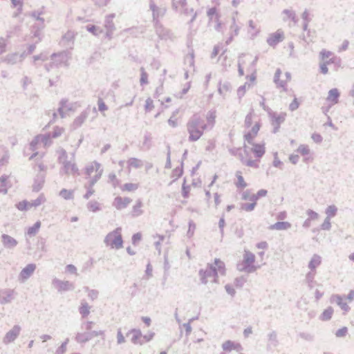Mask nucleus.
<instances>
[{"instance_id":"6ab92c4d","label":"nucleus","mask_w":354,"mask_h":354,"mask_svg":"<svg viewBox=\"0 0 354 354\" xmlns=\"http://www.w3.org/2000/svg\"><path fill=\"white\" fill-rule=\"evenodd\" d=\"M214 265V268L216 269V273H220L221 275L225 274V265L223 261L220 259L216 258L212 263Z\"/></svg>"},{"instance_id":"20e7f679","label":"nucleus","mask_w":354,"mask_h":354,"mask_svg":"<svg viewBox=\"0 0 354 354\" xmlns=\"http://www.w3.org/2000/svg\"><path fill=\"white\" fill-rule=\"evenodd\" d=\"M332 63H334L335 70L337 71V69L339 67H341L342 59L339 57L334 55L329 59L320 62L319 63V72L324 75L327 74L328 73V65H330Z\"/></svg>"},{"instance_id":"423d86ee","label":"nucleus","mask_w":354,"mask_h":354,"mask_svg":"<svg viewBox=\"0 0 354 354\" xmlns=\"http://www.w3.org/2000/svg\"><path fill=\"white\" fill-rule=\"evenodd\" d=\"M149 8L152 11L153 24H156V21L160 22L159 18L165 16L167 11L166 8L158 7L153 0L150 1Z\"/></svg>"},{"instance_id":"cd10ccee","label":"nucleus","mask_w":354,"mask_h":354,"mask_svg":"<svg viewBox=\"0 0 354 354\" xmlns=\"http://www.w3.org/2000/svg\"><path fill=\"white\" fill-rule=\"evenodd\" d=\"M268 346L276 347L278 345L279 342L277 340V335L276 331L273 330L268 334Z\"/></svg>"},{"instance_id":"4c0bfd02","label":"nucleus","mask_w":354,"mask_h":354,"mask_svg":"<svg viewBox=\"0 0 354 354\" xmlns=\"http://www.w3.org/2000/svg\"><path fill=\"white\" fill-rule=\"evenodd\" d=\"M315 272H308L306 275V280L308 283V287L312 289L313 288L314 278L315 275Z\"/></svg>"},{"instance_id":"79ce46f5","label":"nucleus","mask_w":354,"mask_h":354,"mask_svg":"<svg viewBox=\"0 0 354 354\" xmlns=\"http://www.w3.org/2000/svg\"><path fill=\"white\" fill-rule=\"evenodd\" d=\"M196 229V224L192 220H189L188 222V230L187 232V236L189 238H191L194 233V230Z\"/></svg>"},{"instance_id":"338daca9","label":"nucleus","mask_w":354,"mask_h":354,"mask_svg":"<svg viewBox=\"0 0 354 354\" xmlns=\"http://www.w3.org/2000/svg\"><path fill=\"white\" fill-rule=\"evenodd\" d=\"M183 328H185V335L187 337L190 335L191 332H192V326H191V323H189V322H187V323H184L183 324Z\"/></svg>"},{"instance_id":"9b49d317","label":"nucleus","mask_w":354,"mask_h":354,"mask_svg":"<svg viewBox=\"0 0 354 354\" xmlns=\"http://www.w3.org/2000/svg\"><path fill=\"white\" fill-rule=\"evenodd\" d=\"M252 145L251 149L252 152L254 153V156L257 159H260L266 153V144L264 142L261 143H255L250 144Z\"/></svg>"},{"instance_id":"f3484780","label":"nucleus","mask_w":354,"mask_h":354,"mask_svg":"<svg viewBox=\"0 0 354 354\" xmlns=\"http://www.w3.org/2000/svg\"><path fill=\"white\" fill-rule=\"evenodd\" d=\"M292 225L288 221H277L270 225L268 229L270 230H287L291 227Z\"/></svg>"},{"instance_id":"2eb2a0df","label":"nucleus","mask_w":354,"mask_h":354,"mask_svg":"<svg viewBox=\"0 0 354 354\" xmlns=\"http://www.w3.org/2000/svg\"><path fill=\"white\" fill-rule=\"evenodd\" d=\"M340 97V92L338 88H333L329 90L326 100L330 102L332 105L337 104L339 102Z\"/></svg>"},{"instance_id":"aec40b11","label":"nucleus","mask_w":354,"mask_h":354,"mask_svg":"<svg viewBox=\"0 0 354 354\" xmlns=\"http://www.w3.org/2000/svg\"><path fill=\"white\" fill-rule=\"evenodd\" d=\"M35 268L36 266L35 264H28L21 270L20 273L21 277L23 279L28 278L34 272Z\"/></svg>"},{"instance_id":"f257e3e1","label":"nucleus","mask_w":354,"mask_h":354,"mask_svg":"<svg viewBox=\"0 0 354 354\" xmlns=\"http://www.w3.org/2000/svg\"><path fill=\"white\" fill-rule=\"evenodd\" d=\"M207 124L198 113H194L187 123V130L189 133L188 140L196 142L198 140L207 129Z\"/></svg>"},{"instance_id":"72a5a7b5","label":"nucleus","mask_w":354,"mask_h":354,"mask_svg":"<svg viewBox=\"0 0 354 354\" xmlns=\"http://www.w3.org/2000/svg\"><path fill=\"white\" fill-rule=\"evenodd\" d=\"M297 152L299 153L302 156H308L310 153V150L309 149L308 145H300L297 149Z\"/></svg>"},{"instance_id":"412c9836","label":"nucleus","mask_w":354,"mask_h":354,"mask_svg":"<svg viewBox=\"0 0 354 354\" xmlns=\"http://www.w3.org/2000/svg\"><path fill=\"white\" fill-rule=\"evenodd\" d=\"M334 310L333 307L328 306L326 309L324 310V311L322 313V314L319 315V319L321 321H329L333 316Z\"/></svg>"},{"instance_id":"864d4df0","label":"nucleus","mask_w":354,"mask_h":354,"mask_svg":"<svg viewBox=\"0 0 354 354\" xmlns=\"http://www.w3.org/2000/svg\"><path fill=\"white\" fill-rule=\"evenodd\" d=\"M153 107H154V106H153V100L150 97H148L145 101V111L147 112H149L153 109Z\"/></svg>"},{"instance_id":"9d476101","label":"nucleus","mask_w":354,"mask_h":354,"mask_svg":"<svg viewBox=\"0 0 354 354\" xmlns=\"http://www.w3.org/2000/svg\"><path fill=\"white\" fill-rule=\"evenodd\" d=\"M222 348L225 352H231L233 350L240 352L243 349L240 343L230 339L223 343Z\"/></svg>"},{"instance_id":"7ed1b4c3","label":"nucleus","mask_w":354,"mask_h":354,"mask_svg":"<svg viewBox=\"0 0 354 354\" xmlns=\"http://www.w3.org/2000/svg\"><path fill=\"white\" fill-rule=\"evenodd\" d=\"M106 243L107 245L112 248H120L122 245V239L120 232L116 230L110 232L106 237Z\"/></svg>"},{"instance_id":"a19ab883","label":"nucleus","mask_w":354,"mask_h":354,"mask_svg":"<svg viewBox=\"0 0 354 354\" xmlns=\"http://www.w3.org/2000/svg\"><path fill=\"white\" fill-rule=\"evenodd\" d=\"M207 121L209 124H214L215 123V119H216V111L215 110H210L207 112Z\"/></svg>"},{"instance_id":"dca6fc26","label":"nucleus","mask_w":354,"mask_h":354,"mask_svg":"<svg viewBox=\"0 0 354 354\" xmlns=\"http://www.w3.org/2000/svg\"><path fill=\"white\" fill-rule=\"evenodd\" d=\"M281 75V70L280 68H277L274 73L273 82H274L277 88H281L284 91H286L287 84L286 82L280 80Z\"/></svg>"},{"instance_id":"69168bd1","label":"nucleus","mask_w":354,"mask_h":354,"mask_svg":"<svg viewBox=\"0 0 354 354\" xmlns=\"http://www.w3.org/2000/svg\"><path fill=\"white\" fill-rule=\"evenodd\" d=\"M301 18H302L304 22H308L309 23L311 19L310 17V13H309L308 10L306 9L303 12V13L301 15Z\"/></svg>"},{"instance_id":"5701e85b","label":"nucleus","mask_w":354,"mask_h":354,"mask_svg":"<svg viewBox=\"0 0 354 354\" xmlns=\"http://www.w3.org/2000/svg\"><path fill=\"white\" fill-rule=\"evenodd\" d=\"M38 205L37 203H30L27 201H22L19 202L16 205V207L20 211H26L30 209L32 207L37 206Z\"/></svg>"},{"instance_id":"052dcab7","label":"nucleus","mask_w":354,"mask_h":354,"mask_svg":"<svg viewBox=\"0 0 354 354\" xmlns=\"http://www.w3.org/2000/svg\"><path fill=\"white\" fill-rule=\"evenodd\" d=\"M299 335L301 338L308 342H312L314 340V336L310 333H300Z\"/></svg>"},{"instance_id":"09e8293b","label":"nucleus","mask_w":354,"mask_h":354,"mask_svg":"<svg viewBox=\"0 0 354 354\" xmlns=\"http://www.w3.org/2000/svg\"><path fill=\"white\" fill-rule=\"evenodd\" d=\"M12 5L17 8V12L15 13V16H17L22 10V1L21 0H12Z\"/></svg>"},{"instance_id":"c85d7f7f","label":"nucleus","mask_w":354,"mask_h":354,"mask_svg":"<svg viewBox=\"0 0 354 354\" xmlns=\"http://www.w3.org/2000/svg\"><path fill=\"white\" fill-rule=\"evenodd\" d=\"M337 207L335 205H328L325 210V213L327 215L326 216L330 218L334 217L337 214Z\"/></svg>"},{"instance_id":"473e14b6","label":"nucleus","mask_w":354,"mask_h":354,"mask_svg":"<svg viewBox=\"0 0 354 354\" xmlns=\"http://www.w3.org/2000/svg\"><path fill=\"white\" fill-rule=\"evenodd\" d=\"M142 334L140 329L134 328V344H140V345L144 344V342H142Z\"/></svg>"},{"instance_id":"49530a36","label":"nucleus","mask_w":354,"mask_h":354,"mask_svg":"<svg viewBox=\"0 0 354 354\" xmlns=\"http://www.w3.org/2000/svg\"><path fill=\"white\" fill-rule=\"evenodd\" d=\"M226 225L225 220V214L224 213L221 216L219 221H218V227L220 230V233L221 234V236L223 237L224 235V227Z\"/></svg>"},{"instance_id":"bf43d9fd","label":"nucleus","mask_w":354,"mask_h":354,"mask_svg":"<svg viewBox=\"0 0 354 354\" xmlns=\"http://www.w3.org/2000/svg\"><path fill=\"white\" fill-rule=\"evenodd\" d=\"M155 333L149 331L147 335L142 336V342L145 343L150 342L154 337Z\"/></svg>"},{"instance_id":"f704fd0d","label":"nucleus","mask_w":354,"mask_h":354,"mask_svg":"<svg viewBox=\"0 0 354 354\" xmlns=\"http://www.w3.org/2000/svg\"><path fill=\"white\" fill-rule=\"evenodd\" d=\"M170 268V265L168 262L167 258L165 256V261H164V275H163V281L162 284L164 286L167 278L169 275V270Z\"/></svg>"},{"instance_id":"58836bf2","label":"nucleus","mask_w":354,"mask_h":354,"mask_svg":"<svg viewBox=\"0 0 354 354\" xmlns=\"http://www.w3.org/2000/svg\"><path fill=\"white\" fill-rule=\"evenodd\" d=\"M257 203H241V209L246 212H252L254 209L255 207L257 206Z\"/></svg>"},{"instance_id":"1a4fd4ad","label":"nucleus","mask_w":354,"mask_h":354,"mask_svg":"<svg viewBox=\"0 0 354 354\" xmlns=\"http://www.w3.org/2000/svg\"><path fill=\"white\" fill-rule=\"evenodd\" d=\"M345 295H333L330 297V302H335L342 310L344 312H348L350 310V307L345 301Z\"/></svg>"},{"instance_id":"4be33fe9","label":"nucleus","mask_w":354,"mask_h":354,"mask_svg":"<svg viewBox=\"0 0 354 354\" xmlns=\"http://www.w3.org/2000/svg\"><path fill=\"white\" fill-rule=\"evenodd\" d=\"M2 242L4 246L10 248L16 246L17 244V241L14 238L7 234L2 235Z\"/></svg>"},{"instance_id":"7c9ffc66","label":"nucleus","mask_w":354,"mask_h":354,"mask_svg":"<svg viewBox=\"0 0 354 354\" xmlns=\"http://www.w3.org/2000/svg\"><path fill=\"white\" fill-rule=\"evenodd\" d=\"M231 89V84L229 82H225L223 84L221 81L218 83V92L220 95H223V91H229Z\"/></svg>"},{"instance_id":"ea45409f","label":"nucleus","mask_w":354,"mask_h":354,"mask_svg":"<svg viewBox=\"0 0 354 354\" xmlns=\"http://www.w3.org/2000/svg\"><path fill=\"white\" fill-rule=\"evenodd\" d=\"M40 227H41V222L40 221L36 222L33 226H32L28 229V234L30 236L35 235V234L37 233Z\"/></svg>"},{"instance_id":"a18cd8bd","label":"nucleus","mask_w":354,"mask_h":354,"mask_svg":"<svg viewBox=\"0 0 354 354\" xmlns=\"http://www.w3.org/2000/svg\"><path fill=\"white\" fill-rule=\"evenodd\" d=\"M348 328L346 326H343L339 329H337L335 332V336L337 337H344L348 334Z\"/></svg>"},{"instance_id":"0eeeda50","label":"nucleus","mask_w":354,"mask_h":354,"mask_svg":"<svg viewBox=\"0 0 354 354\" xmlns=\"http://www.w3.org/2000/svg\"><path fill=\"white\" fill-rule=\"evenodd\" d=\"M284 37L283 32L281 29H279L276 32L270 34L266 41L270 46L275 48L284 39Z\"/></svg>"},{"instance_id":"0e129e2a","label":"nucleus","mask_w":354,"mask_h":354,"mask_svg":"<svg viewBox=\"0 0 354 354\" xmlns=\"http://www.w3.org/2000/svg\"><path fill=\"white\" fill-rule=\"evenodd\" d=\"M245 164L247 166L250 167H253V168L259 167V164L257 162V160H255L248 159L245 161Z\"/></svg>"},{"instance_id":"680f3d73","label":"nucleus","mask_w":354,"mask_h":354,"mask_svg":"<svg viewBox=\"0 0 354 354\" xmlns=\"http://www.w3.org/2000/svg\"><path fill=\"white\" fill-rule=\"evenodd\" d=\"M283 13L286 15V16L291 20L294 21L295 19L296 15L294 11L285 9L283 10Z\"/></svg>"},{"instance_id":"f8f14e48","label":"nucleus","mask_w":354,"mask_h":354,"mask_svg":"<svg viewBox=\"0 0 354 354\" xmlns=\"http://www.w3.org/2000/svg\"><path fill=\"white\" fill-rule=\"evenodd\" d=\"M259 268V266L247 264L243 260L238 262L236 264V269L239 271L246 273L254 272Z\"/></svg>"},{"instance_id":"13d9d810","label":"nucleus","mask_w":354,"mask_h":354,"mask_svg":"<svg viewBox=\"0 0 354 354\" xmlns=\"http://www.w3.org/2000/svg\"><path fill=\"white\" fill-rule=\"evenodd\" d=\"M306 214L308 216V218L310 219L311 221L317 219L319 216V214L316 212L310 209H308L306 211Z\"/></svg>"},{"instance_id":"de8ad7c7","label":"nucleus","mask_w":354,"mask_h":354,"mask_svg":"<svg viewBox=\"0 0 354 354\" xmlns=\"http://www.w3.org/2000/svg\"><path fill=\"white\" fill-rule=\"evenodd\" d=\"M273 155H274V160H273V162H272V165L274 167L282 169V166L283 165V163L282 161H281L279 159V158H278V153L277 152H274Z\"/></svg>"},{"instance_id":"4468645a","label":"nucleus","mask_w":354,"mask_h":354,"mask_svg":"<svg viewBox=\"0 0 354 354\" xmlns=\"http://www.w3.org/2000/svg\"><path fill=\"white\" fill-rule=\"evenodd\" d=\"M321 263L322 257L319 254H313L308 264V267L310 270L309 272H316V269L321 265Z\"/></svg>"},{"instance_id":"c756f323","label":"nucleus","mask_w":354,"mask_h":354,"mask_svg":"<svg viewBox=\"0 0 354 354\" xmlns=\"http://www.w3.org/2000/svg\"><path fill=\"white\" fill-rule=\"evenodd\" d=\"M143 203L141 199H138L134 205V217L140 216L143 214V210L141 209Z\"/></svg>"},{"instance_id":"4d7b16f0","label":"nucleus","mask_w":354,"mask_h":354,"mask_svg":"<svg viewBox=\"0 0 354 354\" xmlns=\"http://www.w3.org/2000/svg\"><path fill=\"white\" fill-rule=\"evenodd\" d=\"M311 138L317 144L321 143L323 140L322 135L317 132H315L311 135Z\"/></svg>"},{"instance_id":"e2e57ef3","label":"nucleus","mask_w":354,"mask_h":354,"mask_svg":"<svg viewBox=\"0 0 354 354\" xmlns=\"http://www.w3.org/2000/svg\"><path fill=\"white\" fill-rule=\"evenodd\" d=\"M252 124V113H249L245 118V126L247 128H249Z\"/></svg>"},{"instance_id":"a211bd4d","label":"nucleus","mask_w":354,"mask_h":354,"mask_svg":"<svg viewBox=\"0 0 354 354\" xmlns=\"http://www.w3.org/2000/svg\"><path fill=\"white\" fill-rule=\"evenodd\" d=\"M184 173V163L180 162V165L173 169L171 176L175 178L171 183L175 182L177 179L180 178Z\"/></svg>"},{"instance_id":"6e6d98bb","label":"nucleus","mask_w":354,"mask_h":354,"mask_svg":"<svg viewBox=\"0 0 354 354\" xmlns=\"http://www.w3.org/2000/svg\"><path fill=\"white\" fill-rule=\"evenodd\" d=\"M225 291L227 294H229L231 297H234L236 295L235 289L233 288L232 285L230 283H227L225 286Z\"/></svg>"},{"instance_id":"393cba45","label":"nucleus","mask_w":354,"mask_h":354,"mask_svg":"<svg viewBox=\"0 0 354 354\" xmlns=\"http://www.w3.org/2000/svg\"><path fill=\"white\" fill-rule=\"evenodd\" d=\"M255 259H256L255 255L252 252H251L249 250L245 251V252L243 254V260L244 261H245V263L247 264L254 265Z\"/></svg>"},{"instance_id":"37998d69","label":"nucleus","mask_w":354,"mask_h":354,"mask_svg":"<svg viewBox=\"0 0 354 354\" xmlns=\"http://www.w3.org/2000/svg\"><path fill=\"white\" fill-rule=\"evenodd\" d=\"M241 148L240 147H234V148H231L229 149V152L231 155L232 156H239V158H240V160H241V162L243 161V156L241 153Z\"/></svg>"},{"instance_id":"ddd939ff","label":"nucleus","mask_w":354,"mask_h":354,"mask_svg":"<svg viewBox=\"0 0 354 354\" xmlns=\"http://www.w3.org/2000/svg\"><path fill=\"white\" fill-rule=\"evenodd\" d=\"M156 32L160 39H167L169 37L170 31L165 28L160 22L153 24Z\"/></svg>"},{"instance_id":"2f4dec72","label":"nucleus","mask_w":354,"mask_h":354,"mask_svg":"<svg viewBox=\"0 0 354 354\" xmlns=\"http://www.w3.org/2000/svg\"><path fill=\"white\" fill-rule=\"evenodd\" d=\"M247 281V278L244 276L236 277L234 281V285L236 288H243L244 283Z\"/></svg>"},{"instance_id":"bb28decb","label":"nucleus","mask_w":354,"mask_h":354,"mask_svg":"<svg viewBox=\"0 0 354 354\" xmlns=\"http://www.w3.org/2000/svg\"><path fill=\"white\" fill-rule=\"evenodd\" d=\"M190 189V186L187 185L186 178H184L181 187V195L184 198H189Z\"/></svg>"},{"instance_id":"e433bc0d","label":"nucleus","mask_w":354,"mask_h":354,"mask_svg":"<svg viewBox=\"0 0 354 354\" xmlns=\"http://www.w3.org/2000/svg\"><path fill=\"white\" fill-rule=\"evenodd\" d=\"M140 72V82L141 86H144L148 84V74L143 67H141Z\"/></svg>"},{"instance_id":"c03bdc74","label":"nucleus","mask_w":354,"mask_h":354,"mask_svg":"<svg viewBox=\"0 0 354 354\" xmlns=\"http://www.w3.org/2000/svg\"><path fill=\"white\" fill-rule=\"evenodd\" d=\"M247 85L250 86V84L248 82H245L243 85L240 86L237 89V96L240 100L245 93Z\"/></svg>"},{"instance_id":"c9c22d12","label":"nucleus","mask_w":354,"mask_h":354,"mask_svg":"<svg viewBox=\"0 0 354 354\" xmlns=\"http://www.w3.org/2000/svg\"><path fill=\"white\" fill-rule=\"evenodd\" d=\"M333 55V53L330 50H327L326 49H322L320 52H319V59L322 61V62H324L326 60H328L330 59V57Z\"/></svg>"},{"instance_id":"603ef678","label":"nucleus","mask_w":354,"mask_h":354,"mask_svg":"<svg viewBox=\"0 0 354 354\" xmlns=\"http://www.w3.org/2000/svg\"><path fill=\"white\" fill-rule=\"evenodd\" d=\"M59 195L64 199L68 200L72 198L73 192L71 190L64 189L60 192Z\"/></svg>"},{"instance_id":"774afa93","label":"nucleus","mask_w":354,"mask_h":354,"mask_svg":"<svg viewBox=\"0 0 354 354\" xmlns=\"http://www.w3.org/2000/svg\"><path fill=\"white\" fill-rule=\"evenodd\" d=\"M299 160V156L297 154L292 153L289 156V160L293 165H296L298 162Z\"/></svg>"},{"instance_id":"3c124183","label":"nucleus","mask_w":354,"mask_h":354,"mask_svg":"<svg viewBox=\"0 0 354 354\" xmlns=\"http://www.w3.org/2000/svg\"><path fill=\"white\" fill-rule=\"evenodd\" d=\"M167 160L165 167L166 169H170L171 167V150H170V146L168 145L167 146Z\"/></svg>"},{"instance_id":"6e6552de","label":"nucleus","mask_w":354,"mask_h":354,"mask_svg":"<svg viewBox=\"0 0 354 354\" xmlns=\"http://www.w3.org/2000/svg\"><path fill=\"white\" fill-rule=\"evenodd\" d=\"M260 122H256L254 125L252 127L251 130L244 133L243 138L245 142H247L248 144H253L254 140L255 137L257 136L258 132L260 130Z\"/></svg>"},{"instance_id":"8fccbe9b","label":"nucleus","mask_w":354,"mask_h":354,"mask_svg":"<svg viewBox=\"0 0 354 354\" xmlns=\"http://www.w3.org/2000/svg\"><path fill=\"white\" fill-rule=\"evenodd\" d=\"M331 228L330 218L326 217L323 223L321 225V229L322 230H330Z\"/></svg>"},{"instance_id":"39448f33","label":"nucleus","mask_w":354,"mask_h":354,"mask_svg":"<svg viewBox=\"0 0 354 354\" xmlns=\"http://www.w3.org/2000/svg\"><path fill=\"white\" fill-rule=\"evenodd\" d=\"M198 275L200 277L201 282L203 284H207L208 277H217V273L214 268V265L212 263H207L205 269H200L198 270Z\"/></svg>"},{"instance_id":"a878e982","label":"nucleus","mask_w":354,"mask_h":354,"mask_svg":"<svg viewBox=\"0 0 354 354\" xmlns=\"http://www.w3.org/2000/svg\"><path fill=\"white\" fill-rule=\"evenodd\" d=\"M207 16L208 17L209 21L213 20V19L216 20V19H220L221 17V15L218 12V10L216 7H212L209 8L207 10Z\"/></svg>"},{"instance_id":"5fc2aeb1","label":"nucleus","mask_w":354,"mask_h":354,"mask_svg":"<svg viewBox=\"0 0 354 354\" xmlns=\"http://www.w3.org/2000/svg\"><path fill=\"white\" fill-rule=\"evenodd\" d=\"M299 105L300 103L299 102L297 98L295 97L289 105V109L291 111H294L299 108Z\"/></svg>"},{"instance_id":"b1692460","label":"nucleus","mask_w":354,"mask_h":354,"mask_svg":"<svg viewBox=\"0 0 354 354\" xmlns=\"http://www.w3.org/2000/svg\"><path fill=\"white\" fill-rule=\"evenodd\" d=\"M236 177L237 178L236 182L235 183V185L238 189H243L248 186V184L245 183L242 173L240 171H237L236 172Z\"/></svg>"},{"instance_id":"f03ea898","label":"nucleus","mask_w":354,"mask_h":354,"mask_svg":"<svg viewBox=\"0 0 354 354\" xmlns=\"http://www.w3.org/2000/svg\"><path fill=\"white\" fill-rule=\"evenodd\" d=\"M268 116L270 119L271 124L273 127L272 132L277 133L281 127V124L284 122L286 117V113L281 112L277 113L275 111L270 110L268 112Z\"/></svg>"}]
</instances>
